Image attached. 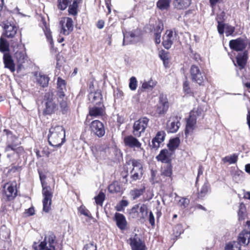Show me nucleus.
Masks as SVG:
<instances>
[{"label": "nucleus", "mask_w": 250, "mask_h": 250, "mask_svg": "<svg viewBox=\"0 0 250 250\" xmlns=\"http://www.w3.org/2000/svg\"><path fill=\"white\" fill-rule=\"evenodd\" d=\"M173 155V152L169 149H163L160 151L159 154L156 157L158 161L163 163H169Z\"/></svg>", "instance_id": "obj_21"}, {"label": "nucleus", "mask_w": 250, "mask_h": 250, "mask_svg": "<svg viewBox=\"0 0 250 250\" xmlns=\"http://www.w3.org/2000/svg\"><path fill=\"white\" fill-rule=\"evenodd\" d=\"M135 34L133 32H126L125 33H124L123 44L124 45V42L126 40L128 42H132V39L135 38Z\"/></svg>", "instance_id": "obj_48"}, {"label": "nucleus", "mask_w": 250, "mask_h": 250, "mask_svg": "<svg viewBox=\"0 0 250 250\" xmlns=\"http://www.w3.org/2000/svg\"><path fill=\"white\" fill-rule=\"evenodd\" d=\"M45 107L43 113L44 115H51L54 113L58 109L57 104H56L54 95L52 93H47L45 95Z\"/></svg>", "instance_id": "obj_9"}, {"label": "nucleus", "mask_w": 250, "mask_h": 250, "mask_svg": "<svg viewBox=\"0 0 250 250\" xmlns=\"http://www.w3.org/2000/svg\"><path fill=\"white\" fill-rule=\"evenodd\" d=\"M128 202L125 200H122L115 207L117 211H121L124 210L125 207L128 205Z\"/></svg>", "instance_id": "obj_45"}, {"label": "nucleus", "mask_w": 250, "mask_h": 250, "mask_svg": "<svg viewBox=\"0 0 250 250\" xmlns=\"http://www.w3.org/2000/svg\"><path fill=\"white\" fill-rule=\"evenodd\" d=\"M18 139L12 134H8L5 151L6 152L13 151L14 152L19 153L23 150L22 147L20 146Z\"/></svg>", "instance_id": "obj_8"}, {"label": "nucleus", "mask_w": 250, "mask_h": 250, "mask_svg": "<svg viewBox=\"0 0 250 250\" xmlns=\"http://www.w3.org/2000/svg\"><path fill=\"white\" fill-rule=\"evenodd\" d=\"M61 26V34L68 35L73 30V21L69 17L62 18L60 21Z\"/></svg>", "instance_id": "obj_11"}, {"label": "nucleus", "mask_w": 250, "mask_h": 250, "mask_svg": "<svg viewBox=\"0 0 250 250\" xmlns=\"http://www.w3.org/2000/svg\"><path fill=\"white\" fill-rule=\"evenodd\" d=\"M9 49V43L3 37L0 39V51L1 52H5Z\"/></svg>", "instance_id": "obj_42"}, {"label": "nucleus", "mask_w": 250, "mask_h": 250, "mask_svg": "<svg viewBox=\"0 0 250 250\" xmlns=\"http://www.w3.org/2000/svg\"><path fill=\"white\" fill-rule=\"evenodd\" d=\"M189 203V200L186 198H181L178 202V205L182 208H186L188 204Z\"/></svg>", "instance_id": "obj_50"}, {"label": "nucleus", "mask_w": 250, "mask_h": 250, "mask_svg": "<svg viewBox=\"0 0 250 250\" xmlns=\"http://www.w3.org/2000/svg\"><path fill=\"white\" fill-rule=\"evenodd\" d=\"M129 240L132 250H146L145 243L140 239L137 234L132 236Z\"/></svg>", "instance_id": "obj_17"}, {"label": "nucleus", "mask_w": 250, "mask_h": 250, "mask_svg": "<svg viewBox=\"0 0 250 250\" xmlns=\"http://www.w3.org/2000/svg\"><path fill=\"white\" fill-rule=\"evenodd\" d=\"M250 240V232L247 230L242 231L239 235L238 241V243L243 245H248Z\"/></svg>", "instance_id": "obj_30"}, {"label": "nucleus", "mask_w": 250, "mask_h": 250, "mask_svg": "<svg viewBox=\"0 0 250 250\" xmlns=\"http://www.w3.org/2000/svg\"><path fill=\"white\" fill-rule=\"evenodd\" d=\"M162 175L170 177L172 174V167L170 165H167L166 167H164L162 170Z\"/></svg>", "instance_id": "obj_49"}, {"label": "nucleus", "mask_w": 250, "mask_h": 250, "mask_svg": "<svg viewBox=\"0 0 250 250\" xmlns=\"http://www.w3.org/2000/svg\"><path fill=\"white\" fill-rule=\"evenodd\" d=\"M163 29V23L161 21H159L156 23L154 27V32L161 33Z\"/></svg>", "instance_id": "obj_52"}, {"label": "nucleus", "mask_w": 250, "mask_h": 250, "mask_svg": "<svg viewBox=\"0 0 250 250\" xmlns=\"http://www.w3.org/2000/svg\"><path fill=\"white\" fill-rule=\"evenodd\" d=\"M235 28L234 27L229 25L228 24L226 25V28H225V33L226 34L227 36H229L230 35H231L233 32H234Z\"/></svg>", "instance_id": "obj_53"}, {"label": "nucleus", "mask_w": 250, "mask_h": 250, "mask_svg": "<svg viewBox=\"0 0 250 250\" xmlns=\"http://www.w3.org/2000/svg\"><path fill=\"white\" fill-rule=\"evenodd\" d=\"M17 31V27L14 24L6 22L4 26L3 35L7 38H13Z\"/></svg>", "instance_id": "obj_23"}, {"label": "nucleus", "mask_w": 250, "mask_h": 250, "mask_svg": "<svg viewBox=\"0 0 250 250\" xmlns=\"http://www.w3.org/2000/svg\"><path fill=\"white\" fill-rule=\"evenodd\" d=\"M72 0H58V7L61 10L65 9Z\"/></svg>", "instance_id": "obj_41"}, {"label": "nucleus", "mask_w": 250, "mask_h": 250, "mask_svg": "<svg viewBox=\"0 0 250 250\" xmlns=\"http://www.w3.org/2000/svg\"><path fill=\"white\" fill-rule=\"evenodd\" d=\"M169 107L167 99L165 95H160L158 104L155 107V115L164 114Z\"/></svg>", "instance_id": "obj_14"}, {"label": "nucleus", "mask_w": 250, "mask_h": 250, "mask_svg": "<svg viewBox=\"0 0 250 250\" xmlns=\"http://www.w3.org/2000/svg\"><path fill=\"white\" fill-rule=\"evenodd\" d=\"M27 213L28 214V215H32L34 214V209L32 208H29L27 211Z\"/></svg>", "instance_id": "obj_64"}, {"label": "nucleus", "mask_w": 250, "mask_h": 250, "mask_svg": "<svg viewBox=\"0 0 250 250\" xmlns=\"http://www.w3.org/2000/svg\"><path fill=\"white\" fill-rule=\"evenodd\" d=\"M84 250H97L96 245L94 242H90L85 245Z\"/></svg>", "instance_id": "obj_56"}, {"label": "nucleus", "mask_w": 250, "mask_h": 250, "mask_svg": "<svg viewBox=\"0 0 250 250\" xmlns=\"http://www.w3.org/2000/svg\"><path fill=\"white\" fill-rule=\"evenodd\" d=\"M104 113V109L102 107L94 106L91 108H89V115L90 116H93L97 117L99 116L103 115Z\"/></svg>", "instance_id": "obj_33"}, {"label": "nucleus", "mask_w": 250, "mask_h": 250, "mask_svg": "<svg viewBox=\"0 0 250 250\" xmlns=\"http://www.w3.org/2000/svg\"><path fill=\"white\" fill-rule=\"evenodd\" d=\"M165 133L164 131H159L155 138L152 141V146L155 149H157L160 144L164 141Z\"/></svg>", "instance_id": "obj_27"}, {"label": "nucleus", "mask_w": 250, "mask_h": 250, "mask_svg": "<svg viewBox=\"0 0 250 250\" xmlns=\"http://www.w3.org/2000/svg\"><path fill=\"white\" fill-rule=\"evenodd\" d=\"M225 250H241L239 244L236 242H232L228 244Z\"/></svg>", "instance_id": "obj_43"}, {"label": "nucleus", "mask_w": 250, "mask_h": 250, "mask_svg": "<svg viewBox=\"0 0 250 250\" xmlns=\"http://www.w3.org/2000/svg\"><path fill=\"white\" fill-rule=\"evenodd\" d=\"M248 52L245 51L243 53H239L236 57V62L240 69H243L247 62Z\"/></svg>", "instance_id": "obj_29"}, {"label": "nucleus", "mask_w": 250, "mask_h": 250, "mask_svg": "<svg viewBox=\"0 0 250 250\" xmlns=\"http://www.w3.org/2000/svg\"><path fill=\"white\" fill-rule=\"evenodd\" d=\"M16 183L13 182L6 184L4 187V193L9 200L14 198L17 194Z\"/></svg>", "instance_id": "obj_19"}, {"label": "nucleus", "mask_w": 250, "mask_h": 250, "mask_svg": "<svg viewBox=\"0 0 250 250\" xmlns=\"http://www.w3.org/2000/svg\"><path fill=\"white\" fill-rule=\"evenodd\" d=\"M92 150L94 156L98 161L110 158L112 152L120 153L118 150L105 144L95 146Z\"/></svg>", "instance_id": "obj_2"}, {"label": "nucleus", "mask_w": 250, "mask_h": 250, "mask_svg": "<svg viewBox=\"0 0 250 250\" xmlns=\"http://www.w3.org/2000/svg\"><path fill=\"white\" fill-rule=\"evenodd\" d=\"M90 129L92 133L100 138L105 134V128L103 124L99 120L92 121L89 125Z\"/></svg>", "instance_id": "obj_15"}, {"label": "nucleus", "mask_w": 250, "mask_h": 250, "mask_svg": "<svg viewBox=\"0 0 250 250\" xmlns=\"http://www.w3.org/2000/svg\"><path fill=\"white\" fill-rule=\"evenodd\" d=\"M226 25L221 22L218 21L217 30L220 34L222 35L224 33Z\"/></svg>", "instance_id": "obj_55"}, {"label": "nucleus", "mask_w": 250, "mask_h": 250, "mask_svg": "<svg viewBox=\"0 0 250 250\" xmlns=\"http://www.w3.org/2000/svg\"><path fill=\"white\" fill-rule=\"evenodd\" d=\"M66 99L65 97L62 99H60L58 97V101L60 103L61 111L63 114L66 113L68 110V104Z\"/></svg>", "instance_id": "obj_39"}, {"label": "nucleus", "mask_w": 250, "mask_h": 250, "mask_svg": "<svg viewBox=\"0 0 250 250\" xmlns=\"http://www.w3.org/2000/svg\"><path fill=\"white\" fill-rule=\"evenodd\" d=\"M78 4L77 0H74L73 3L70 5L68 8V13L69 15L76 16L78 14Z\"/></svg>", "instance_id": "obj_40"}, {"label": "nucleus", "mask_w": 250, "mask_h": 250, "mask_svg": "<svg viewBox=\"0 0 250 250\" xmlns=\"http://www.w3.org/2000/svg\"><path fill=\"white\" fill-rule=\"evenodd\" d=\"M180 143V139L178 137L175 138L170 140L169 144L167 146L169 150L174 151L179 146Z\"/></svg>", "instance_id": "obj_36"}, {"label": "nucleus", "mask_w": 250, "mask_h": 250, "mask_svg": "<svg viewBox=\"0 0 250 250\" xmlns=\"http://www.w3.org/2000/svg\"><path fill=\"white\" fill-rule=\"evenodd\" d=\"M79 212L81 214L85 215L88 217H91V215L90 212L84 207L81 206L79 208Z\"/></svg>", "instance_id": "obj_54"}, {"label": "nucleus", "mask_w": 250, "mask_h": 250, "mask_svg": "<svg viewBox=\"0 0 250 250\" xmlns=\"http://www.w3.org/2000/svg\"><path fill=\"white\" fill-rule=\"evenodd\" d=\"M183 89L184 91L187 93L190 92V88L189 86V83L188 81H185L183 83Z\"/></svg>", "instance_id": "obj_58"}, {"label": "nucleus", "mask_w": 250, "mask_h": 250, "mask_svg": "<svg viewBox=\"0 0 250 250\" xmlns=\"http://www.w3.org/2000/svg\"><path fill=\"white\" fill-rule=\"evenodd\" d=\"M46 38L47 39L48 41L50 43V44H52L53 42V40L51 37V35L49 33H46Z\"/></svg>", "instance_id": "obj_62"}, {"label": "nucleus", "mask_w": 250, "mask_h": 250, "mask_svg": "<svg viewBox=\"0 0 250 250\" xmlns=\"http://www.w3.org/2000/svg\"><path fill=\"white\" fill-rule=\"evenodd\" d=\"M36 80L38 83L42 87H46L48 85L49 78L46 75L39 73L36 75Z\"/></svg>", "instance_id": "obj_32"}, {"label": "nucleus", "mask_w": 250, "mask_h": 250, "mask_svg": "<svg viewBox=\"0 0 250 250\" xmlns=\"http://www.w3.org/2000/svg\"><path fill=\"white\" fill-rule=\"evenodd\" d=\"M208 192V186L206 184H204L200 191L199 192V196H200V197H203L205 195V194L207 193V192Z\"/></svg>", "instance_id": "obj_57"}, {"label": "nucleus", "mask_w": 250, "mask_h": 250, "mask_svg": "<svg viewBox=\"0 0 250 250\" xmlns=\"http://www.w3.org/2000/svg\"><path fill=\"white\" fill-rule=\"evenodd\" d=\"M180 123L177 117H170L167 123V129L171 133L176 132L179 128Z\"/></svg>", "instance_id": "obj_22"}, {"label": "nucleus", "mask_w": 250, "mask_h": 250, "mask_svg": "<svg viewBox=\"0 0 250 250\" xmlns=\"http://www.w3.org/2000/svg\"><path fill=\"white\" fill-rule=\"evenodd\" d=\"M191 3V0H174V8L177 10H185L188 8Z\"/></svg>", "instance_id": "obj_28"}, {"label": "nucleus", "mask_w": 250, "mask_h": 250, "mask_svg": "<svg viewBox=\"0 0 250 250\" xmlns=\"http://www.w3.org/2000/svg\"><path fill=\"white\" fill-rule=\"evenodd\" d=\"M131 165L132 168L130 172V178L133 181H136L142 178L143 175V168L141 161L139 160L132 159L128 162Z\"/></svg>", "instance_id": "obj_3"}, {"label": "nucleus", "mask_w": 250, "mask_h": 250, "mask_svg": "<svg viewBox=\"0 0 250 250\" xmlns=\"http://www.w3.org/2000/svg\"><path fill=\"white\" fill-rule=\"evenodd\" d=\"M66 82L64 80L59 77L57 81V95L60 99L64 98L66 91Z\"/></svg>", "instance_id": "obj_20"}, {"label": "nucleus", "mask_w": 250, "mask_h": 250, "mask_svg": "<svg viewBox=\"0 0 250 250\" xmlns=\"http://www.w3.org/2000/svg\"><path fill=\"white\" fill-rule=\"evenodd\" d=\"M238 159V156L236 154H233L230 156H226L223 159V161L225 163L228 162L229 164L235 163Z\"/></svg>", "instance_id": "obj_44"}, {"label": "nucleus", "mask_w": 250, "mask_h": 250, "mask_svg": "<svg viewBox=\"0 0 250 250\" xmlns=\"http://www.w3.org/2000/svg\"><path fill=\"white\" fill-rule=\"evenodd\" d=\"M159 57L163 60L164 64L167 66L168 63L169 54L167 52L162 51L159 54Z\"/></svg>", "instance_id": "obj_46"}, {"label": "nucleus", "mask_w": 250, "mask_h": 250, "mask_svg": "<svg viewBox=\"0 0 250 250\" xmlns=\"http://www.w3.org/2000/svg\"><path fill=\"white\" fill-rule=\"evenodd\" d=\"M229 45L231 49L236 51H242L246 47L247 42L245 40L239 38L230 40Z\"/></svg>", "instance_id": "obj_18"}, {"label": "nucleus", "mask_w": 250, "mask_h": 250, "mask_svg": "<svg viewBox=\"0 0 250 250\" xmlns=\"http://www.w3.org/2000/svg\"><path fill=\"white\" fill-rule=\"evenodd\" d=\"M104 25V22L103 21H99L97 24V26L99 29H102Z\"/></svg>", "instance_id": "obj_61"}, {"label": "nucleus", "mask_w": 250, "mask_h": 250, "mask_svg": "<svg viewBox=\"0 0 250 250\" xmlns=\"http://www.w3.org/2000/svg\"><path fill=\"white\" fill-rule=\"evenodd\" d=\"M190 74L192 81L200 85H203L206 77L204 71L198 66L192 65L190 69Z\"/></svg>", "instance_id": "obj_6"}, {"label": "nucleus", "mask_w": 250, "mask_h": 250, "mask_svg": "<svg viewBox=\"0 0 250 250\" xmlns=\"http://www.w3.org/2000/svg\"><path fill=\"white\" fill-rule=\"evenodd\" d=\"M198 113L197 111L192 110L190 113L189 118L188 119L185 130L186 137L191 135L196 127L197 116Z\"/></svg>", "instance_id": "obj_13"}, {"label": "nucleus", "mask_w": 250, "mask_h": 250, "mask_svg": "<svg viewBox=\"0 0 250 250\" xmlns=\"http://www.w3.org/2000/svg\"><path fill=\"white\" fill-rule=\"evenodd\" d=\"M88 98L91 103L96 104H101L102 100V96L100 91L91 92L88 95Z\"/></svg>", "instance_id": "obj_31"}, {"label": "nucleus", "mask_w": 250, "mask_h": 250, "mask_svg": "<svg viewBox=\"0 0 250 250\" xmlns=\"http://www.w3.org/2000/svg\"><path fill=\"white\" fill-rule=\"evenodd\" d=\"M134 135H129L124 138V143L125 146L133 149L134 150H143L141 143Z\"/></svg>", "instance_id": "obj_12"}, {"label": "nucleus", "mask_w": 250, "mask_h": 250, "mask_svg": "<svg viewBox=\"0 0 250 250\" xmlns=\"http://www.w3.org/2000/svg\"><path fill=\"white\" fill-rule=\"evenodd\" d=\"M176 38V33H174L171 30L166 31L163 37L162 44L164 47L167 49H169Z\"/></svg>", "instance_id": "obj_16"}, {"label": "nucleus", "mask_w": 250, "mask_h": 250, "mask_svg": "<svg viewBox=\"0 0 250 250\" xmlns=\"http://www.w3.org/2000/svg\"><path fill=\"white\" fill-rule=\"evenodd\" d=\"M55 237L53 234L46 235L44 240L39 246V249L33 245L36 250H55Z\"/></svg>", "instance_id": "obj_10"}, {"label": "nucleus", "mask_w": 250, "mask_h": 250, "mask_svg": "<svg viewBox=\"0 0 250 250\" xmlns=\"http://www.w3.org/2000/svg\"><path fill=\"white\" fill-rule=\"evenodd\" d=\"M170 2L171 0H159L157 2V6L160 10H166L169 8Z\"/></svg>", "instance_id": "obj_38"}, {"label": "nucleus", "mask_w": 250, "mask_h": 250, "mask_svg": "<svg viewBox=\"0 0 250 250\" xmlns=\"http://www.w3.org/2000/svg\"><path fill=\"white\" fill-rule=\"evenodd\" d=\"M145 191V188L144 187L141 188H134L131 190L129 195L132 200H135L140 197Z\"/></svg>", "instance_id": "obj_34"}, {"label": "nucleus", "mask_w": 250, "mask_h": 250, "mask_svg": "<svg viewBox=\"0 0 250 250\" xmlns=\"http://www.w3.org/2000/svg\"><path fill=\"white\" fill-rule=\"evenodd\" d=\"M137 86V81L135 77H131L129 80V87L132 90H135Z\"/></svg>", "instance_id": "obj_51"}, {"label": "nucleus", "mask_w": 250, "mask_h": 250, "mask_svg": "<svg viewBox=\"0 0 250 250\" xmlns=\"http://www.w3.org/2000/svg\"><path fill=\"white\" fill-rule=\"evenodd\" d=\"M108 190L110 193H118L122 191V188L118 182H114L108 187Z\"/></svg>", "instance_id": "obj_37"}, {"label": "nucleus", "mask_w": 250, "mask_h": 250, "mask_svg": "<svg viewBox=\"0 0 250 250\" xmlns=\"http://www.w3.org/2000/svg\"><path fill=\"white\" fill-rule=\"evenodd\" d=\"M149 223L152 225L154 226L155 225V219L154 216L151 211L149 212Z\"/></svg>", "instance_id": "obj_59"}, {"label": "nucleus", "mask_w": 250, "mask_h": 250, "mask_svg": "<svg viewBox=\"0 0 250 250\" xmlns=\"http://www.w3.org/2000/svg\"><path fill=\"white\" fill-rule=\"evenodd\" d=\"M15 58L16 59L19 67L27 61V56L25 49L22 48L17 50L15 53Z\"/></svg>", "instance_id": "obj_24"}, {"label": "nucleus", "mask_w": 250, "mask_h": 250, "mask_svg": "<svg viewBox=\"0 0 250 250\" xmlns=\"http://www.w3.org/2000/svg\"><path fill=\"white\" fill-rule=\"evenodd\" d=\"M149 119L146 117H143L136 121L133 124L132 133L137 137H140L144 133L148 126Z\"/></svg>", "instance_id": "obj_7"}, {"label": "nucleus", "mask_w": 250, "mask_h": 250, "mask_svg": "<svg viewBox=\"0 0 250 250\" xmlns=\"http://www.w3.org/2000/svg\"><path fill=\"white\" fill-rule=\"evenodd\" d=\"M147 213V207L145 204H137L133 207L129 211L130 217L134 219H144L146 217Z\"/></svg>", "instance_id": "obj_4"}, {"label": "nucleus", "mask_w": 250, "mask_h": 250, "mask_svg": "<svg viewBox=\"0 0 250 250\" xmlns=\"http://www.w3.org/2000/svg\"><path fill=\"white\" fill-rule=\"evenodd\" d=\"M48 143L54 147H60L65 141V131L61 125H52L48 135Z\"/></svg>", "instance_id": "obj_1"}, {"label": "nucleus", "mask_w": 250, "mask_h": 250, "mask_svg": "<svg viewBox=\"0 0 250 250\" xmlns=\"http://www.w3.org/2000/svg\"><path fill=\"white\" fill-rule=\"evenodd\" d=\"M114 220L116 222L117 227L121 230L125 229L127 226V221L125 216L120 213H115Z\"/></svg>", "instance_id": "obj_25"}, {"label": "nucleus", "mask_w": 250, "mask_h": 250, "mask_svg": "<svg viewBox=\"0 0 250 250\" xmlns=\"http://www.w3.org/2000/svg\"><path fill=\"white\" fill-rule=\"evenodd\" d=\"M156 84L157 82L151 78L149 81H145L142 83V88L145 90H152Z\"/></svg>", "instance_id": "obj_35"}, {"label": "nucleus", "mask_w": 250, "mask_h": 250, "mask_svg": "<svg viewBox=\"0 0 250 250\" xmlns=\"http://www.w3.org/2000/svg\"><path fill=\"white\" fill-rule=\"evenodd\" d=\"M3 58L4 67L14 72L15 71V65L11 56L9 53H5Z\"/></svg>", "instance_id": "obj_26"}, {"label": "nucleus", "mask_w": 250, "mask_h": 250, "mask_svg": "<svg viewBox=\"0 0 250 250\" xmlns=\"http://www.w3.org/2000/svg\"><path fill=\"white\" fill-rule=\"evenodd\" d=\"M161 33L154 32L155 42L156 44H159L161 42Z\"/></svg>", "instance_id": "obj_60"}, {"label": "nucleus", "mask_w": 250, "mask_h": 250, "mask_svg": "<svg viewBox=\"0 0 250 250\" xmlns=\"http://www.w3.org/2000/svg\"><path fill=\"white\" fill-rule=\"evenodd\" d=\"M247 124L249 125V128L250 129V110L248 111V113L247 116Z\"/></svg>", "instance_id": "obj_63"}, {"label": "nucleus", "mask_w": 250, "mask_h": 250, "mask_svg": "<svg viewBox=\"0 0 250 250\" xmlns=\"http://www.w3.org/2000/svg\"><path fill=\"white\" fill-rule=\"evenodd\" d=\"M94 198L95 202L97 205L102 206L103 201L105 198V194L103 192H100Z\"/></svg>", "instance_id": "obj_47"}, {"label": "nucleus", "mask_w": 250, "mask_h": 250, "mask_svg": "<svg viewBox=\"0 0 250 250\" xmlns=\"http://www.w3.org/2000/svg\"><path fill=\"white\" fill-rule=\"evenodd\" d=\"M42 195L43 199V211L45 212H48L51 209V199L52 197V192L50 187L45 185L44 183L42 181Z\"/></svg>", "instance_id": "obj_5"}]
</instances>
